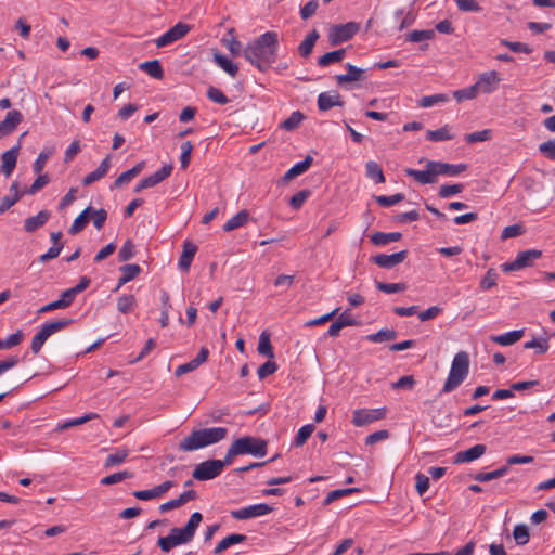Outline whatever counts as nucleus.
Here are the masks:
<instances>
[{"label":"nucleus","instance_id":"obj_1","mask_svg":"<svg viewBox=\"0 0 555 555\" xmlns=\"http://www.w3.org/2000/svg\"><path fill=\"white\" fill-rule=\"evenodd\" d=\"M279 35L267 31L249 42L243 50L244 57L260 70H267L276 60Z\"/></svg>","mask_w":555,"mask_h":555},{"label":"nucleus","instance_id":"obj_2","mask_svg":"<svg viewBox=\"0 0 555 555\" xmlns=\"http://www.w3.org/2000/svg\"><path fill=\"white\" fill-rule=\"evenodd\" d=\"M465 164H448L435 160H426L425 169L417 170L406 168L404 170L408 177L413 178L420 184H433L437 182L438 176L454 177L465 171Z\"/></svg>","mask_w":555,"mask_h":555},{"label":"nucleus","instance_id":"obj_3","mask_svg":"<svg viewBox=\"0 0 555 555\" xmlns=\"http://www.w3.org/2000/svg\"><path fill=\"white\" fill-rule=\"evenodd\" d=\"M228 435L225 427H208L192 430L179 442V450L193 452L216 444Z\"/></svg>","mask_w":555,"mask_h":555},{"label":"nucleus","instance_id":"obj_4","mask_svg":"<svg viewBox=\"0 0 555 555\" xmlns=\"http://www.w3.org/2000/svg\"><path fill=\"white\" fill-rule=\"evenodd\" d=\"M469 356L466 351L457 352L451 363L447 380L441 389L442 393H449L456 389L468 376Z\"/></svg>","mask_w":555,"mask_h":555},{"label":"nucleus","instance_id":"obj_5","mask_svg":"<svg viewBox=\"0 0 555 555\" xmlns=\"http://www.w3.org/2000/svg\"><path fill=\"white\" fill-rule=\"evenodd\" d=\"M238 455L251 454L254 456L262 457L267 454V442L261 438L251 436H244L236 439L233 443Z\"/></svg>","mask_w":555,"mask_h":555},{"label":"nucleus","instance_id":"obj_6","mask_svg":"<svg viewBox=\"0 0 555 555\" xmlns=\"http://www.w3.org/2000/svg\"><path fill=\"white\" fill-rule=\"evenodd\" d=\"M542 257V251L539 249H527L519 251L514 261L505 262L502 264L504 272L518 271L528 267H532L534 261Z\"/></svg>","mask_w":555,"mask_h":555},{"label":"nucleus","instance_id":"obj_7","mask_svg":"<svg viewBox=\"0 0 555 555\" xmlns=\"http://www.w3.org/2000/svg\"><path fill=\"white\" fill-rule=\"evenodd\" d=\"M360 29L357 22H348L346 24L333 25L328 33L331 44L337 46L350 40Z\"/></svg>","mask_w":555,"mask_h":555},{"label":"nucleus","instance_id":"obj_8","mask_svg":"<svg viewBox=\"0 0 555 555\" xmlns=\"http://www.w3.org/2000/svg\"><path fill=\"white\" fill-rule=\"evenodd\" d=\"M221 473L222 463L220 460H207L196 465L192 476L198 481H207L218 477Z\"/></svg>","mask_w":555,"mask_h":555},{"label":"nucleus","instance_id":"obj_9","mask_svg":"<svg viewBox=\"0 0 555 555\" xmlns=\"http://www.w3.org/2000/svg\"><path fill=\"white\" fill-rule=\"evenodd\" d=\"M273 507L267 503L253 504L240 509H233L230 512L232 518L236 520H246L251 518L261 517L270 514Z\"/></svg>","mask_w":555,"mask_h":555},{"label":"nucleus","instance_id":"obj_10","mask_svg":"<svg viewBox=\"0 0 555 555\" xmlns=\"http://www.w3.org/2000/svg\"><path fill=\"white\" fill-rule=\"evenodd\" d=\"M387 414L386 408L359 409L353 412L352 423L356 426H365L376 421L384 420Z\"/></svg>","mask_w":555,"mask_h":555},{"label":"nucleus","instance_id":"obj_11","mask_svg":"<svg viewBox=\"0 0 555 555\" xmlns=\"http://www.w3.org/2000/svg\"><path fill=\"white\" fill-rule=\"evenodd\" d=\"M202 519V514L199 512H195L191 515L185 527L172 528V533L178 538L181 544H186L193 540Z\"/></svg>","mask_w":555,"mask_h":555},{"label":"nucleus","instance_id":"obj_12","mask_svg":"<svg viewBox=\"0 0 555 555\" xmlns=\"http://www.w3.org/2000/svg\"><path fill=\"white\" fill-rule=\"evenodd\" d=\"M190 28L191 27L188 24L177 23L173 27H171L155 40L156 47L163 48L178 41L190 31Z\"/></svg>","mask_w":555,"mask_h":555},{"label":"nucleus","instance_id":"obj_13","mask_svg":"<svg viewBox=\"0 0 555 555\" xmlns=\"http://www.w3.org/2000/svg\"><path fill=\"white\" fill-rule=\"evenodd\" d=\"M500 81L499 73L496 70H489L480 74L475 85L478 91L489 94L498 89Z\"/></svg>","mask_w":555,"mask_h":555},{"label":"nucleus","instance_id":"obj_14","mask_svg":"<svg viewBox=\"0 0 555 555\" xmlns=\"http://www.w3.org/2000/svg\"><path fill=\"white\" fill-rule=\"evenodd\" d=\"M408 257V250H401L391 255L378 254L373 257V261L380 268L392 269L403 262Z\"/></svg>","mask_w":555,"mask_h":555},{"label":"nucleus","instance_id":"obj_15","mask_svg":"<svg viewBox=\"0 0 555 555\" xmlns=\"http://www.w3.org/2000/svg\"><path fill=\"white\" fill-rule=\"evenodd\" d=\"M175 486V482L171 480H167L152 489L147 490H138L133 492V496L138 500L149 501L156 498H160L167 491H169Z\"/></svg>","mask_w":555,"mask_h":555},{"label":"nucleus","instance_id":"obj_16","mask_svg":"<svg viewBox=\"0 0 555 555\" xmlns=\"http://www.w3.org/2000/svg\"><path fill=\"white\" fill-rule=\"evenodd\" d=\"M22 120L23 115L20 111L13 109L8 112L4 119L0 122V139L12 133Z\"/></svg>","mask_w":555,"mask_h":555},{"label":"nucleus","instance_id":"obj_17","mask_svg":"<svg viewBox=\"0 0 555 555\" xmlns=\"http://www.w3.org/2000/svg\"><path fill=\"white\" fill-rule=\"evenodd\" d=\"M347 73L340 74L336 76V81L341 87H347V85L356 81H362L365 79V70L358 68L357 66L347 63L346 64Z\"/></svg>","mask_w":555,"mask_h":555},{"label":"nucleus","instance_id":"obj_18","mask_svg":"<svg viewBox=\"0 0 555 555\" xmlns=\"http://www.w3.org/2000/svg\"><path fill=\"white\" fill-rule=\"evenodd\" d=\"M208 356H209L208 349L206 347H202L198 354L194 359H192L191 361H189L184 364L179 365L176 369L175 375L177 377H180L183 374H186L189 372L196 370L199 365H202L203 363H205L207 361Z\"/></svg>","mask_w":555,"mask_h":555},{"label":"nucleus","instance_id":"obj_19","mask_svg":"<svg viewBox=\"0 0 555 555\" xmlns=\"http://www.w3.org/2000/svg\"><path fill=\"white\" fill-rule=\"evenodd\" d=\"M20 145L13 146L1 155L0 171L8 178L16 167Z\"/></svg>","mask_w":555,"mask_h":555},{"label":"nucleus","instance_id":"obj_20","mask_svg":"<svg viewBox=\"0 0 555 555\" xmlns=\"http://www.w3.org/2000/svg\"><path fill=\"white\" fill-rule=\"evenodd\" d=\"M487 447L485 444L478 443L473 446L472 448L460 451L454 456V463H468L473 462L486 453Z\"/></svg>","mask_w":555,"mask_h":555},{"label":"nucleus","instance_id":"obj_21","mask_svg":"<svg viewBox=\"0 0 555 555\" xmlns=\"http://www.w3.org/2000/svg\"><path fill=\"white\" fill-rule=\"evenodd\" d=\"M196 251H197V247L195 244H193L190 241H185L183 243L182 253H181V256H180L179 262H178V267L182 271H189Z\"/></svg>","mask_w":555,"mask_h":555},{"label":"nucleus","instance_id":"obj_22","mask_svg":"<svg viewBox=\"0 0 555 555\" xmlns=\"http://www.w3.org/2000/svg\"><path fill=\"white\" fill-rule=\"evenodd\" d=\"M340 95L337 92H322L318 96V107L320 111H328L334 106H343Z\"/></svg>","mask_w":555,"mask_h":555},{"label":"nucleus","instance_id":"obj_23","mask_svg":"<svg viewBox=\"0 0 555 555\" xmlns=\"http://www.w3.org/2000/svg\"><path fill=\"white\" fill-rule=\"evenodd\" d=\"M109 167V156H106L94 171L85 176L82 180L83 185H90L102 179L108 172Z\"/></svg>","mask_w":555,"mask_h":555},{"label":"nucleus","instance_id":"obj_24","mask_svg":"<svg viewBox=\"0 0 555 555\" xmlns=\"http://www.w3.org/2000/svg\"><path fill=\"white\" fill-rule=\"evenodd\" d=\"M172 165L167 164L164 165L160 169L155 171L153 175L146 177L143 179V185H147L149 188H153L157 185L158 183L163 182L165 179H167L171 172H172Z\"/></svg>","mask_w":555,"mask_h":555},{"label":"nucleus","instance_id":"obj_25","mask_svg":"<svg viewBox=\"0 0 555 555\" xmlns=\"http://www.w3.org/2000/svg\"><path fill=\"white\" fill-rule=\"evenodd\" d=\"M247 540V535L245 534H241V533H232L225 538H223L218 544L217 546L215 547L214 550V553L216 555H219L221 554L222 552H224L225 550H228L229 547L235 545V544H240V543H243Z\"/></svg>","mask_w":555,"mask_h":555},{"label":"nucleus","instance_id":"obj_26","mask_svg":"<svg viewBox=\"0 0 555 555\" xmlns=\"http://www.w3.org/2000/svg\"><path fill=\"white\" fill-rule=\"evenodd\" d=\"M50 218V212L41 210L36 216L29 217L25 220L24 229L26 232H34L47 223Z\"/></svg>","mask_w":555,"mask_h":555},{"label":"nucleus","instance_id":"obj_27","mask_svg":"<svg viewBox=\"0 0 555 555\" xmlns=\"http://www.w3.org/2000/svg\"><path fill=\"white\" fill-rule=\"evenodd\" d=\"M72 319H60L52 322L44 323L40 327V332L49 338L51 335L66 328L69 324H72Z\"/></svg>","mask_w":555,"mask_h":555},{"label":"nucleus","instance_id":"obj_28","mask_svg":"<svg viewBox=\"0 0 555 555\" xmlns=\"http://www.w3.org/2000/svg\"><path fill=\"white\" fill-rule=\"evenodd\" d=\"M72 319H60L52 322L44 323L40 327V332L49 338L51 335L66 328L69 324H72Z\"/></svg>","mask_w":555,"mask_h":555},{"label":"nucleus","instance_id":"obj_29","mask_svg":"<svg viewBox=\"0 0 555 555\" xmlns=\"http://www.w3.org/2000/svg\"><path fill=\"white\" fill-rule=\"evenodd\" d=\"M221 42L223 46H225L228 48V50L230 51V53L233 56H237L241 54L242 44L237 40V38L235 36V30L233 28H231L227 31V34L221 39Z\"/></svg>","mask_w":555,"mask_h":555},{"label":"nucleus","instance_id":"obj_30","mask_svg":"<svg viewBox=\"0 0 555 555\" xmlns=\"http://www.w3.org/2000/svg\"><path fill=\"white\" fill-rule=\"evenodd\" d=\"M320 35L318 30L313 29L310 31L298 47V52L302 57H308L318 41Z\"/></svg>","mask_w":555,"mask_h":555},{"label":"nucleus","instance_id":"obj_31","mask_svg":"<svg viewBox=\"0 0 555 555\" xmlns=\"http://www.w3.org/2000/svg\"><path fill=\"white\" fill-rule=\"evenodd\" d=\"M524 336V330H515L501 335L492 336V341L501 345V346H511Z\"/></svg>","mask_w":555,"mask_h":555},{"label":"nucleus","instance_id":"obj_32","mask_svg":"<svg viewBox=\"0 0 555 555\" xmlns=\"http://www.w3.org/2000/svg\"><path fill=\"white\" fill-rule=\"evenodd\" d=\"M214 62L216 63V65H218L220 68H222L231 77H235L236 76V74L238 72L237 65L234 64L225 55H223V54H221L219 52H215L214 53Z\"/></svg>","mask_w":555,"mask_h":555},{"label":"nucleus","instance_id":"obj_33","mask_svg":"<svg viewBox=\"0 0 555 555\" xmlns=\"http://www.w3.org/2000/svg\"><path fill=\"white\" fill-rule=\"evenodd\" d=\"M402 237V234L400 232H390V233H384V232H375L371 236V242L376 246H385L391 242H398Z\"/></svg>","mask_w":555,"mask_h":555},{"label":"nucleus","instance_id":"obj_34","mask_svg":"<svg viewBox=\"0 0 555 555\" xmlns=\"http://www.w3.org/2000/svg\"><path fill=\"white\" fill-rule=\"evenodd\" d=\"M312 164V157L307 156L304 160L296 163L293 167H291L286 173L284 175V180H292L297 176L302 175L308 170V168Z\"/></svg>","mask_w":555,"mask_h":555},{"label":"nucleus","instance_id":"obj_35","mask_svg":"<svg viewBox=\"0 0 555 555\" xmlns=\"http://www.w3.org/2000/svg\"><path fill=\"white\" fill-rule=\"evenodd\" d=\"M248 218L249 214L247 212V210H241L224 223L223 230L225 232H230L237 228H241L247 223Z\"/></svg>","mask_w":555,"mask_h":555},{"label":"nucleus","instance_id":"obj_36","mask_svg":"<svg viewBox=\"0 0 555 555\" xmlns=\"http://www.w3.org/2000/svg\"><path fill=\"white\" fill-rule=\"evenodd\" d=\"M366 177L372 179L375 183H384L385 176L379 164L374 160H370L365 164Z\"/></svg>","mask_w":555,"mask_h":555},{"label":"nucleus","instance_id":"obj_37","mask_svg":"<svg viewBox=\"0 0 555 555\" xmlns=\"http://www.w3.org/2000/svg\"><path fill=\"white\" fill-rule=\"evenodd\" d=\"M129 455V450L126 448H119L115 452L111 453L104 462V467L109 468L113 466H117L125 462V460Z\"/></svg>","mask_w":555,"mask_h":555},{"label":"nucleus","instance_id":"obj_38","mask_svg":"<svg viewBox=\"0 0 555 555\" xmlns=\"http://www.w3.org/2000/svg\"><path fill=\"white\" fill-rule=\"evenodd\" d=\"M92 207H87L73 222L69 228V233L75 235L83 230L90 219Z\"/></svg>","mask_w":555,"mask_h":555},{"label":"nucleus","instance_id":"obj_39","mask_svg":"<svg viewBox=\"0 0 555 555\" xmlns=\"http://www.w3.org/2000/svg\"><path fill=\"white\" fill-rule=\"evenodd\" d=\"M345 54H346L345 49H339V50L327 52L324 55H322L321 57H319L318 65L321 67H326L332 63H338L345 57Z\"/></svg>","mask_w":555,"mask_h":555},{"label":"nucleus","instance_id":"obj_40","mask_svg":"<svg viewBox=\"0 0 555 555\" xmlns=\"http://www.w3.org/2000/svg\"><path fill=\"white\" fill-rule=\"evenodd\" d=\"M426 139L435 142L447 141L453 139V134L450 132V127L446 125L437 130H427Z\"/></svg>","mask_w":555,"mask_h":555},{"label":"nucleus","instance_id":"obj_41","mask_svg":"<svg viewBox=\"0 0 555 555\" xmlns=\"http://www.w3.org/2000/svg\"><path fill=\"white\" fill-rule=\"evenodd\" d=\"M508 470H509L508 466L504 465V466H501L498 469L492 470V472L478 473L474 476V479L478 482H487V481L503 477L504 475L507 474Z\"/></svg>","mask_w":555,"mask_h":555},{"label":"nucleus","instance_id":"obj_42","mask_svg":"<svg viewBox=\"0 0 555 555\" xmlns=\"http://www.w3.org/2000/svg\"><path fill=\"white\" fill-rule=\"evenodd\" d=\"M139 67L153 78L160 79L163 77L164 72L157 60L141 63Z\"/></svg>","mask_w":555,"mask_h":555},{"label":"nucleus","instance_id":"obj_43","mask_svg":"<svg viewBox=\"0 0 555 555\" xmlns=\"http://www.w3.org/2000/svg\"><path fill=\"white\" fill-rule=\"evenodd\" d=\"M367 340L372 343L390 341L397 338V332L389 328H383L374 334L367 335Z\"/></svg>","mask_w":555,"mask_h":555},{"label":"nucleus","instance_id":"obj_44","mask_svg":"<svg viewBox=\"0 0 555 555\" xmlns=\"http://www.w3.org/2000/svg\"><path fill=\"white\" fill-rule=\"evenodd\" d=\"M395 17L397 20L401 18V22L399 24V30H403L404 28H408L410 27L411 25L414 24L415 22V18H416V14L410 10L408 12H404L403 9H398L396 12H395Z\"/></svg>","mask_w":555,"mask_h":555},{"label":"nucleus","instance_id":"obj_45","mask_svg":"<svg viewBox=\"0 0 555 555\" xmlns=\"http://www.w3.org/2000/svg\"><path fill=\"white\" fill-rule=\"evenodd\" d=\"M137 306V300L133 295H122L117 300V309L121 313H130Z\"/></svg>","mask_w":555,"mask_h":555},{"label":"nucleus","instance_id":"obj_46","mask_svg":"<svg viewBox=\"0 0 555 555\" xmlns=\"http://www.w3.org/2000/svg\"><path fill=\"white\" fill-rule=\"evenodd\" d=\"M258 352L270 359L274 358V352L271 346L270 336L267 332L260 334L258 343Z\"/></svg>","mask_w":555,"mask_h":555},{"label":"nucleus","instance_id":"obj_47","mask_svg":"<svg viewBox=\"0 0 555 555\" xmlns=\"http://www.w3.org/2000/svg\"><path fill=\"white\" fill-rule=\"evenodd\" d=\"M304 119L305 115L299 111H295L281 124V128L287 131H292L296 129Z\"/></svg>","mask_w":555,"mask_h":555},{"label":"nucleus","instance_id":"obj_48","mask_svg":"<svg viewBox=\"0 0 555 555\" xmlns=\"http://www.w3.org/2000/svg\"><path fill=\"white\" fill-rule=\"evenodd\" d=\"M157 545L163 552H170L173 547L182 545L178 538L172 533V529L167 537H160L157 541Z\"/></svg>","mask_w":555,"mask_h":555},{"label":"nucleus","instance_id":"obj_49","mask_svg":"<svg viewBox=\"0 0 555 555\" xmlns=\"http://www.w3.org/2000/svg\"><path fill=\"white\" fill-rule=\"evenodd\" d=\"M449 101V96L447 94H443V93H437V94H433V95H426V96H423L420 101H418V105L421 107H431L436 104H439V103H444V102H448Z\"/></svg>","mask_w":555,"mask_h":555},{"label":"nucleus","instance_id":"obj_50","mask_svg":"<svg viewBox=\"0 0 555 555\" xmlns=\"http://www.w3.org/2000/svg\"><path fill=\"white\" fill-rule=\"evenodd\" d=\"M99 415L96 413H88V414H85L83 416L81 417H78V418H73V420H69V421H66L62 424H59L57 425V430H64V429H67L72 426H78V425H81V424H85L91 420H94V418H98Z\"/></svg>","mask_w":555,"mask_h":555},{"label":"nucleus","instance_id":"obj_51","mask_svg":"<svg viewBox=\"0 0 555 555\" xmlns=\"http://www.w3.org/2000/svg\"><path fill=\"white\" fill-rule=\"evenodd\" d=\"M513 537L518 545H525L529 542V529L526 525L519 524L514 527Z\"/></svg>","mask_w":555,"mask_h":555},{"label":"nucleus","instance_id":"obj_52","mask_svg":"<svg viewBox=\"0 0 555 555\" xmlns=\"http://www.w3.org/2000/svg\"><path fill=\"white\" fill-rule=\"evenodd\" d=\"M314 430V425L313 424H307V425H304L297 433L296 437H295V440H294V446L296 447H301L304 446L307 440L309 439V437L311 436V434L313 433Z\"/></svg>","mask_w":555,"mask_h":555},{"label":"nucleus","instance_id":"obj_53","mask_svg":"<svg viewBox=\"0 0 555 555\" xmlns=\"http://www.w3.org/2000/svg\"><path fill=\"white\" fill-rule=\"evenodd\" d=\"M478 89L476 87V85H473L468 88H464V89H460V90H455L453 92V96L456 99L457 102H462V101H465V100H473L477 96L478 94Z\"/></svg>","mask_w":555,"mask_h":555},{"label":"nucleus","instance_id":"obj_54","mask_svg":"<svg viewBox=\"0 0 555 555\" xmlns=\"http://www.w3.org/2000/svg\"><path fill=\"white\" fill-rule=\"evenodd\" d=\"M454 2L457 9L462 12L479 13L482 10V7L477 0H454Z\"/></svg>","mask_w":555,"mask_h":555},{"label":"nucleus","instance_id":"obj_55","mask_svg":"<svg viewBox=\"0 0 555 555\" xmlns=\"http://www.w3.org/2000/svg\"><path fill=\"white\" fill-rule=\"evenodd\" d=\"M434 37V29L413 30L408 35V40L411 42H421L424 40H431Z\"/></svg>","mask_w":555,"mask_h":555},{"label":"nucleus","instance_id":"obj_56","mask_svg":"<svg viewBox=\"0 0 555 555\" xmlns=\"http://www.w3.org/2000/svg\"><path fill=\"white\" fill-rule=\"evenodd\" d=\"M524 347L526 349H534L537 353L543 354L548 350V341L546 338H533L532 340L525 343Z\"/></svg>","mask_w":555,"mask_h":555},{"label":"nucleus","instance_id":"obj_57","mask_svg":"<svg viewBox=\"0 0 555 555\" xmlns=\"http://www.w3.org/2000/svg\"><path fill=\"white\" fill-rule=\"evenodd\" d=\"M376 287L378 291L384 292L386 294H393L398 292H403L406 289L405 283H385L377 282Z\"/></svg>","mask_w":555,"mask_h":555},{"label":"nucleus","instance_id":"obj_58","mask_svg":"<svg viewBox=\"0 0 555 555\" xmlns=\"http://www.w3.org/2000/svg\"><path fill=\"white\" fill-rule=\"evenodd\" d=\"M131 476L132 475L127 470L118 472L102 478L100 482L103 486H111L118 483L127 478H130Z\"/></svg>","mask_w":555,"mask_h":555},{"label":"nucleus","instance_id":"obj_59","mask_svg":"<svg viewBox=\"0 0 555 555\" xmlns=\"http://www.w3.org/2000/svg\"><path fill=\"white\" fill-rule=\"evenodd\" d=\"M404 195L402 193H397L390 196L379 195L375 197V201L383 207H389L396 205L403 201Z\"/></svg>","mask_w":555,"mask_h":555},{"label":"nucleus","instance_id":"obj_60","mask_svg":"<svg viewBox=\"0 0 555 555\" xmlns=\"http://www.w3.org/2000/svg\"><path fill=\"white\" fill-rule=\"evenodd\" d=\"M192 150H193V144L191 143V141H185L181 144L180 163H181L182 169H186L189 167Z\"/></svg>","mask_w":555,"mask_h":555},{"label":"nucleus","instance_id":"obj_61","mask_svg":"<svg viewBox=\"0 0 555 555\" xmlns=\"http://www.w3.org/2000/svg\"><path fill=\"white\" fill-rule=\"evenodd\" d=\"M207 98L218 104H227L229 103V98L218 88L209 87L207 90Z\"/></svg>","mask_w":555,"mask_h":555},{"label":"nucleus","instance_id":"obj_62","mask_svg":"<svg viewBox=\"0 0 555 555\" xmlns=\"http://www.w3.org/2000/svg\"><path fill=\"white\" fill-rule=\"evenodd\" d=\"M90 219H92L93 225L98 230H101L107 219V212L103 208H100V209L92 208V211L90 214Z\"/></svg>","mask_w":555,"mask_h":555},{"label":"nucleus","instance_id":"obj_63","mask_svg":"<svg viewBox=\"0 0 555 555\" xmlns=\"http://www.w3.org/2000/svg\"><path fill=\"white\" fill-rule=\"evenodd\" d=\"M498 281V273L494 269H489L486 273V275L480 281V288L481 289H490L496 285Z\"/></svg>","mask_w":555,"mask_h":555},{"label":"nucleus","instance_id":"obj_64","mask_svg":"<svg viewBox=\"0 0 555 555\" xmlns=\"http://www.w3.org/2000/svg\"><path fill=\"white\" fill-rule=\"evenodd\" d=\"M539 151L548 159L555 160V139L545 141L539 145Z\"/></svg>","mask_w":555,"mask_h":555}]
</instances>
